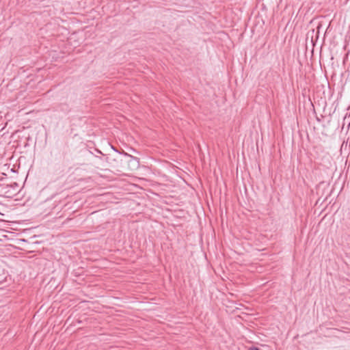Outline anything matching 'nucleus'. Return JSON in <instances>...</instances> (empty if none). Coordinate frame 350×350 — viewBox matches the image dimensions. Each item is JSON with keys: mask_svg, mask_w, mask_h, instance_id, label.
I'll return each instance as SVG.
<instances>
[{"mask_svg": "<svg viewBox=\"0 0 350 350\" xmlns=\"http://www.w3.org/2000/svg\"><path fill=\"white\" fill-rule=\"evenodd\" d=\"M139 165V161L137 160V165L134 164L133 161H129V162H125V168H128L129 170H133L137 167Z\"/></svg>", "mask_w": 350, "mask_h": 350, "instance_id": "nucleus-2", "label": "nucleus"}, {"mask_svg": "<svg viewBox=\"0 0 350 350\" xmlns=\"http://www.w3.org/2000/svg\"><path fill=\"white\" fill-rule=\"evenodd\" d=\"M249 350H259L258 348H250Z\"/></svg>", "mask_w": 350, "mask_h": 350, "instance_id": "nucleus-3", "label": "nucleus"}, {"mask_svg": "<svg viewBox=\"0 0 350 350\" xmlns=\"http://www.w3.org/2000/svg\"><path fill=\"white\" fill-rule=\"evenodd\" d=\"M105 159L110 167L118 170L125 169V162L129 161H133L134 164L137 165V158L126 153L117 152L113 155L107 157Z\"/></svg>", "mask_w": 350, "mask_h": 350, "instance_id": "nucleus-1", "label": "nucleus"}]
</instances>
